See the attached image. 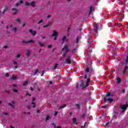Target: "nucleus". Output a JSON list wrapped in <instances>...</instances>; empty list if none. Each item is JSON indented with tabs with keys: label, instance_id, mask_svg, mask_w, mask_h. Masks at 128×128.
Listing matches in <instances>:
<instances>
[{
	"label": "nucleus",
	"instance_id": "f257e3e1",
	"mask_svg": "<svg viewBox=\"0 0 128 128\" xmlns=\"http://www.w3.org/2000/svg\"><path fill=\"white\" fill-rule=\"evenodd\" d=\"M62 50H65L62 54V56H64H64H66V54H68V46L66 45L64 46V48H62Z\"/></svg>",
	"mask_w": 128,
	"mask_h": 128
},
{
	"label": "nucleus",
	"instance_id": "f03ea898",
	"mask_svg": "<svg viewBox=\"0 0 128 128\" xmlns=\"http://www.w3.org/2000/svg\"><path fill=\"white\" fill-rule=\"evenodd\" d=\"M58 32H56V30H54L53 31L52 36L54 38V40H56V36H58Z\"/></svg>",
	"mask_w": 128,
	"mask_h": 128
},
{
	"label": "nucleus",
	"instance_id": "7ed1b4c3",
	"mask_svg": "<svg viewBox=\"0 0 128 128\" xmlns=\"http://www.w3.org/2000/svg\"><path fill=\"white\" fill-rule=\"evenodd\" d=\"M128 106V104L122 105V106H121V108L122 110L121 112L122 114H124V110H126Z\"/></svg>",
	"mask_w": 128,
	"mask_h": 128
},
{
	"label": "nucleus",
	"instance_id": "20e7f679",
	"mask_svg": "<svg viewBox=\"0 0 128 128\" xmlns=\"http://www.w3.org/2000/svg\"><path fill=\"white\" fill-rule=\"evenodd\" d=\"M66 62L68 64H72V60H70V57H68L66 59Z\"/></svg>",
	"mask_w": 128,
	"mask_h": 128
},
{
	"label": "nucleus",
	"instance_id": "39448f33",
	"mask_svg": "<svg viewBox=\"0 0 128 128\" xmlns=\"http://www.w3.org/2000/svg\"><path fill=\"white\" fill-rule=\"evenodd\" d=\"M106 100H108V102H110V104H112V98H106V97L104 98V102H106Z\"/></svg>",
	"mask_w": 128,
	"mask_h": 128
},
{
	"label": "nucleus",
	"instance_id": "423d86ee",
	"mask_svg": "<svg viewBox=\"0 0 128 128\" xmlns=\"http://www.w3.org/2000/svg\"><path fill=\"white\" fill-rule=\"evenodd\" d=\"M32 106L34 108H36V103H34V102H36V98H32Z\"/></svg>",
	"mask_w": 128,
	"mask_h": 128
},
{
	"label": "nucleus",
	"instance_id": "0eeeda50",
	"mask_svg": "<svg viewBox=\"0 0 128 128\" xmlns=\"http://www.w3.org/2000/svg\"><path fill=\"white\" fill-rule=\"evenodd\" d=\"M30 34H33V36H36V31L32 30H30Z\"/></svg>",
	"mask_w": 128,
	"mask_h": 128
},
{
	"label": "nucleus",
	"instance_id": "6e6552de",
	"mask_svg": "<svg viewBox=\"0 0 128 128\" xmlns=\"http://www.w3.org/2000/svg\"><path fill=\"white\" fill-rule=\"evenodd\" d=\"M62 40L63 42H68V38H66V37L64 36V38H62Z\"/></svg>",
	"mask_w": 128,
	"mask_h": 128
},
{
	"label": "nucleus",
	"instance_id": "1a4fd4ad",
	"mask_svg": "<svg viewBox=\"0 0 128 128\" xmlns=\"http://www.w3.org/2000/svg\"><path fill=\"white\" fill-rule=\"evenodd\" d=\"M52 24V22H48V24H46V25L44 26H43V28H48V26H50Z\"/></svg>",
	"mask_w": 128,
	"mask_h": 128
},
{
	"label": "nucleus",
	"instance_id": "9d476101",
	"mask_svg": "<svg viewBox=\"0 0 128 128\" xmlns=\"http://www.w3.org/2000/svg\"><path fill=\"white\" fill-rule=\"evenodd\" d=\"M13 64L16 66L15 68H18V62H16V61H14Z\"/></svg>",
	"mask_w": 128,
	"mask_h": 128
},
{
	"label": "nucleus",
	"instance_id": "9b49d317",
	"mask_svg": "<svg viewBox=\"0 0 128 128\" xmlns=\"http://www.w3.org/2000/svg\"><path fill=\"white\" fill-rule=\"evenodd\" d=\"M50 118H52V117H50V116L49 115H47L46 116V121L48 120H50Z\"/></svg>",
	"mask_w": 128,
	"mask_h": 128
},
{
	"label": "nucleus",
	"instance_id": "f8f14e48",
	"mask_svg": "<svg viewBox=\"0 0 128 128\" xmlns=\"http://www.w3.org/2000/svg\"><path fill=\"white\" fill-rule=\"evenodd\" d=\"M80 84V86H81L82 88H84V81H81Z\"/></svg>",
	"mask_w": 128,
	"mask_h": 128
},
{
	"label": "nucleus",
	"instance_id": "ddd939ff",
	"mask_svg": "<svg viewBox=\"0 0 128 128\" xmlns=\"http://www.w3.org/2000/svg\"><path fill=\"white\" fill-rule=\"evenodd\" d=\"M66 104H63L62 106H61L60 107V110H62V108H66Z\"/></svg>",
	"mask_w": 128,
	"mask_h": 128
},
{
	"label": "nucleus",
	"instance_id": "4468645a",
	"mask_svg": "<svg viewBox=\"0 0 128 128\" xmlns=\"http://www.w3.org/2000/svg\"><path fill=\"white\" fill-rule=\"evenodd\" d=\"M107 96L108 98H110V96H112V94H111L110 92H108L107 94Z\"/></svg>",
	"mask_w": 128,
	"mask_h": 128
},
{
	"label": "nucleus",
	"instance_id": "2eb2a0df",
	"mask_svg": "<svg viewBox=\"0 0 128 128\" xmlns=\"http://www.w3.org/2000/svg\"><path fill=\"white\" fill-rule=\"evenodd\" d=\"M12 10L14 14H16V13L18 12V10H16V9H12Z\"/></svg>",
	"mask_w": 128,
	"mask_h": 128
},
{
	"label": "nucleus",
	"instance_id": "dca6fc26",
	"mask_svg": "<svg viewBox=\"0 0 128 128\" xmlns=\"http://www.w3.org/2000/svg\"><path fill=\"white\" fill-rule=\"evenodd\" d=\"M72 122H73V123L74 124H77V123H76V120L75 118H74L72 119Z\"/></svg>",
	"mask_w": 128,
	"mask_h": 128
},
{
	"label": "nucleus",
	"instance_id": "f3484780",
	"mask_svg": "<svg viewBox=\"0 0 128 128\" xmlns=\"http://www.w3.org/2000/svg\"><path fill=\"white\" fill-rule=\"evenodd\" d=\"M31 6H36V2H34V1H32L31 2Z\"/></svg>",
	"mask_w": 128,
	"mask_h": 128
},
{
	"label": "nucleus",
	"instance_id": "a211bd4d",
	"mask_svg": "<svg viewBox=\"0 0 128 128\" xmlns=\"http://www.w3.org/2000/svg\"><path fill=\"white\" fill-rule=\"evenodd\" d=\"M92 10H94V8H92V6H90V12L89 14H92Z\"/></svg>",
	"mask_w": 128,
	"mask_h": 128
},
{
	"label": "nucleus",
	"instance_id": "6ab92c4d",
	"mask_svg": "<svg viewBox=\"0 0 128 128\" xmlns=\"http://www.w3.org/2000/svg\"><path fill=\"white\" fill-rule=\"evenodd\" d=\"M98 24H96V28L94 29L96 32H98Z\"/></svg>",
	"mask_w": 128,
	"mask_h": 128
},
{
	"label": "nucleus",
	"instance_id": "aec40b11",
	"mask_svg": "<svg viewBox=\"0 0 128 128\" xmlns=\"http://www.w3.org/2000/svg\"><path fill=\"white\" fill-rule=\"evenodd\" d=\"M90 79H88L87 81L86 82V86H88V84H90Z\"/></svg>",
	"mask_w": 128,
	"mask_h": 128
},
{
	"label": "nucleus",
	"instance_id": "412c9836",
	"mask_svg": "<svg viewBox=\"0 0 128 128\" xmlns=\"http://www.w3.org/2000/svg\"><path fill=\"white\" fill-rule=\"evenodd\" d=\"M13 30L14 32H18V28H16V27H14L13 28Z\"/></svg>",
	"mask_w": 128,
	"mask_h": 128
},
{
	"label": "nucleus",
	"instance_id": "4be33fe9",
	"mask_svg": "<svg viewBox=\"0 0 128 128\" xmlns=\"http://www.w3.org/2000/svg\"><path fill=\"white\" fill-rule=\"evenodd\" d=\"M28 80L24 81V82L23 84V86H26V84H28Z\"/></svg>",
	"mask_w": 128,
	"mask_h": 128
},
{
	"label": "nucleus",
	"instance_id": "5701e85b",
	"mask_svg": "<svg viewBox=\"0 0 128 128\" xmlns=\"http://www.w3.org/2000/svg\"><path fill=\"white\" fill-rule=\"evenodd\" d=\"M116 80L118 84H120V78H117Z\"/></svg>",
	"mask_w": 128,
	"mask_h": 128
},
{
	"label": "nucleus",
	"instance_id": "b1692460",
	"mask_svg": "<svg viewBox=\"0 0 128 128\" xmlns=\"http://www.w3.org/2000/svg\"><path fill=\"white\" fill-rule=\"evenodd\" d=\"M27 42H32V43H33V42H34V40H29L27 41Z\"/></svg>",
	"mask_w": 128,
	"mask_h": 128
},
{
	"label": "nucleus",
	"instance_id": "393cba45",
	"mask_svg": "<svg viewBox=\"0 0 128 128\" xmlns=\"http://www.w3.org/2000/svg\"><path fill=\"white\" fill-rule=\"evenodd\" d=\"M22 4V0H20L19 3H18V2H17V3L16 4V6H18V4Z\"/></svg>",
	"mask_w": 128,
	"mask_h": 128
},
{
	"label": "nucleus",
	"instance_id": "a878e982",
	"mask_svg": "<svg viewBox=\"0 0 128 128\" xmlns=\"http://www.w3.org/2000/svg\"><path fill=\"white\" fill-rule=\"evenodd\" d=\"M16 58H20V54H18L16 56Z\"/></svg>",
	"mask_w": 128,
	"mask_h": 128
},
{
	"label": "nucleus",
	"instance_id": "bb28decb",
	"mask_svg": "<svg viewBox=\"0 0 128 128\" xmlns=\"http://www.w3.org/2000/svg\"><path fill=\"white\" fill-rule=\"evenodd\" d=\"M52 126H54V128H60V126H56V125H54V124H52Z\"/></svg>",
	"mask_w": 128,
	"mask_h": 128
},
{
	"label": "nucleus",
	"instance_id": "cd10ccee",
	"mask_svg": "<svg viewBox=\"0 0 128 128\" xmlns=\"http://www.w3.org/2000/svg\"><path fill=\"white\" fill-rule=\"evenodd\" d=\"M39 44L40 46H44V44L42 42H39Z\"/></svg>",
	"mask_w": 128,
	"mask_h": 128
},
{
	"label": "nucleus",
	"instance_id": "c85d7f7f",
	"mask_svg": "<svg viewBox=\"0 0 128 128\" xmlns=\"http://www.w3.org/2000/svg\"><path fill=\"white\" fill-rule=\"evenodd\" d=\"M30 51L28 50V53H27V56H30Z\"/></svg>",
	"mask_w": 128,
	"mask_h": 128
},
{
	"label": "nucleus",
	"instance_id": "c756f323",
	"mask_svg": "<svg viewBox=\"0 0 128 128\" xmlns=\"http://www.w3.org/2000/svg\"><path fill=\"white\" fill-rule=\"evenodd\" d=\"M58 68V64H56L54 65V70H56V68Z\"/></svg>",
	"mask_w": 128,
	"mask_h": 128
},
{
	"label": "nucleus",
	"instance_id": "7c9ffc66",
	"mask_svg": "<svg viewBox=\"0 0 128 128\" xmlns=\"http://www.w3.org/2000/svg\"><path fill=\"white\" fill-rule=\"evenodd\" d=\"M16 22H18L20 24V18H18L16 20Z\"/></svg>",
	"mask_w": 128,
	"mask_h": 128
},
{
	"label": "nucleus",
	"instance_id": "2f4dec72",
	"mask_svg": "<svg viewBox=\"0 0 128 128\" xmlns=\"http://www.w3.org/2000/svg\"><path fill=\"white\" fill-rule=\"evenodd\" d=\"M92 42V38H90L88 40V42Z\"/></svg>",
	"mask_w": 128,
	"mask_h": 128
},
{
	"label": "nucleus",
	"instance_id": "473e14b6",
	"mask_svg": "<svg viewBox=\"0 0 128 128\" xmlns=\"http://www.w3.org/2000/svg\"><path fill=\"white\" fill-rule=\"evenodd\" d=\"M26 6H30V3H28V2H25Z\"/></svg>",
	"mask_w": 128,
	"mask_h": 128
},
{
	"label": "nucleus",
	"instance_id": "72a5a7b5",
	"mask_svg": "<svg viewBox=\"0 0 128 128\" xmlns=\"http://www.w3.org/2000/svg\"><path fill=\"white\" fill-rule=\"evenodd\" d=\"M44 20H40L39 22H38V24H42V22H43Z\"/></svg>",
	"mask_w": 128,
	"mask_h": 128
},
{
	"label": "nucleus",
	"instance_id": "f704fd0d",
	"mask_svg": "<svg viewBox=\"0 0 128 128\" xmlns=\"http://www.w3.org/2000/svg\"><path fill=\"white\" fill-rule=\"evenodd\" d=\"M16 76H13L12 77V80H16Z\"/></svg>",
	"mask_w": 128,
	"mask_h": 128
},
{
	"label": "nucleus",
	"instance_id": "c9c22d12",
	"mask_svg": "<svg viewBox=\"0 0 128 128\" xmlns=\"http://www.w3.org/2000/svg\"><path fill=\"white\" fill-rule=\"evenodd\" d=\"M13 90L14 92H18V90L14 89Z\"/></svg>",
	"mask_w": 128,
	"mask_h": 128
},
{
	"label": "nucleus",
	"instance_id": "e433bc0d",
	"mask_svg": "<svg viewBox=\"0 0 128 128\" xmlns=\"http://www.w3.org/2000/svg\"><path fill=\"white\" fill-rule=\"evenodd\" d=\"M6 76H7V78H8L10 76V74H8V73H6Z\"/></svg>",
	"mask_w": 128,
	"mask_h": 128
},
{
	"label": "nucleus",
	"instance_id": "4c0bfd02",
	"mask_svg": "<svg viewBox=\"0 0 128 128\" xmlns=\"http://www.w3.org/2000/svg\"><path fill=\"white\" fill-rule=\"evenodd\" d=\"M52 45H48V48H52Z\"/></svg>",
	"mask_w": 128,
	"mask_h": 128
},
{
	"label": "nucleus",
	"instance_id": "58836bf2",
	"mask_svg": "<svg viewBox=\"0 0 128 128\" xmlns=\"http://www.w3.org/2000/svg\"><path fill=\"white\" fill-rule=\"evenodd\" d=\"M86 72H90V70L88 69V68H86Z\"/></svg>",
	"mask_w": 128,
	"mask_h": 128
},
{
	"label": "nucleus",
	"instance_id": "ea45409f",
	"mask_svg": "<svg viewBox=\"0 0 128 128\" xmlns=\"http://www.w3.org/2000/svg\"><path fill=\"white\" fill-rule=\"evenodd\" d=\"M78 37H77L76 38V42H78Z\"/></svg>",
	"mask_w": 128,
	"mask_h": 128
},
{
	"label": "nucleus",
	"instance_id": "a19ab883",
	"mask_svg": "<svg viewBox=\"0 0 128 128\" xmlns=\"http://www.w3.org/2000/svg\"><path fill=\"white\" fill-rule=\"evenodd\" d=\"M126 70H128V66H126L124 68V72H126Z\"/></svg>",
	"mask_w": 128,
	"mask_h": 128
},
{
	"label": "nucleus",
	"instance_id": "79ce46f5",
	"mask_svg": "<svg viewBox=\"0 0 128 128\" xmlns=\"http://www.w3.org/2000/svg\"><path fill=\"white\" fill-rule=\"evenodd\" d=\"M108 124H110L108 122L105 125V128H106V126H108Z\"/></svg>",
	"mask_w": 128,
	"mask_h": 128
},
{
	"label": "nucleus",
	"instance_id": "37998d69",
	"mask_svg": "<svg viewBox=\"0 0 128 128\" xmlns=\"http://www.w3.org/2000/svg\"><path fill=\"white\" fill-rule=\"evenodd\" d=\"M56 114H58V112L56 111L54 112V116H56Z\"/></svg>",
	"mask_w": 128,
	"mask_h": 128
},
{
	"label": "nucleus",
	"instance_id": "c03bdc74",
	"mask_svg": "<svg viewBox=\"0 0 128 128\" xmlns=\"http://www.w3.org/2000/svg\"><path fill=\"white\" fill-rule=\"evenodd\" d=\"M44 71H42V74H41V76H44Z\"/></svg>",
	"mask_w": 128,
	"mask_h": 128
},
{
	"label": "nucleus",
	"instance_id": "a18cd8bd",
	"mask_svg": "<svg viewBox=\"0 0 128 128\" xmlns=\"http://www.w3.org/2000/svg\"><path fill=\"white\" fill-rule=\"evenodd\" d=\"M107 106H102V108H106Z\"/></svg>",
	"mask_w": 128,
	"mask_h": 128
},
{
	"label": "nucleus",
	"instance_id": "49530a36",
	"mask_svg": "<svg viewBox=\"0 0 128 128\" xmlns=\"http://www.w3.org/2000/svg\"><path fill=\"white\" fill-rule=\"evenodd\" d=\"M37 72H38V70H36V73L34 74H36Z\"/></svg>",
	"mask_w": 128,
	"mask_h": 128
},
{
	"label": "nucleus",
	"instance_id": "de8ad7c7",
	"mask_svg": "<svg viewBox=\"0 0 128 128\" xmlns=\"http://www.w3.org/2000/svg\"><path fill=\"white\" fill-rule=\"evenodd\" d=\"M50 16H52L50 15H48V16H47V18H50Z\"/></svg>",
	"mask_w": 128,
	"mask_h": 128
},
{
	"label": "nucleus",
	"instance_id": "09e8293b",
	"mask_svg": "<svg viewBox=\"0 0 128 128\" xmlns=\"http://www.w3.org/2000/svg\"><path fill=\"white\" fill-rule=\"evenodd\" d=\"M42 38H46V36H42Z\"/></svg>",
	"mask_w": 128,
	"mask_h": 128
},
{
	"label": "nucleus",
	"instance_id": "8fccbe9b",
	"mask_svg": "<svg viewBox=\"0 0 128 128\" xmlns=\"http://www.w3.org/2000/svg\"><path fill=\"white\" fill-rule=\"evenodd\" d=\"M40 112V110H37V112H38V114L39 112Z\"/></svg>",
	"mask_w": 128,
	"mask_h": 128
},
{
	"label": "nucleus",
	"instance_id": "3c124183",
	"mask_svg": "<svg viewBox=\"0 0 128 128\" xmlns=\"http://www.w3.org/2000/svg\"><path fill=\"white\" fill-rule=\"evenodd\" d=\"M30 90H34V89L32 88V87H31V88H30Z\"/></svg>",
	"mask_w": 128,
	"mask_h": 128
},
{
	"label": "nucleus",
	"instance_id": "603ef678",
	"mask_svg": "<svg viewBox=\"0 0 128 128\" xmlns=\"http://www.w3.org/2000/svg\"><path fill=\"white\" fill-rule=\"evenodd\" d=\"M26 96H30V94H27Z\"/></svg>",
	"mask_w": 128,
	"mask_h": 128
},
{
	"label": "nucleus",
	"instance_id": "864d4df0",
	"mask_svg": "<svg viewBox=\"0 0 128 128\" xmlns=\"http://www.w3.org/2000/svg\"><path fill=\"white\" fill-rule=\"evenodd\" d=\"M50 84H52V81H50Z\"/></svg>",
	"mask_w": 128,
	"mask_h": 128
},
{
	"label": "nucleus",
	"instance_id": "5fc2aeb1",
	"mask_svg": "<svg viewBox=\"0 0 128 128\" xmlns=\"http://www.w3.org/2000/svg\"><path fill=\"white\" fill-rule=\"evenodd\" d=\"M28 108L29 110H30L31 108H30V106H28Z\"/></svg>",
	"mask_w": 128,
	"mask_h": 128
},
{
	"label": "nucleus",
	"instance_id": "6e6d98bb",
	"mask_svg": "<svg viewBox=\"0 0 128 128\" xmlns=\"http://www.w3.org/2000/svg\"><path fill=\"white\" fill-rule=\"evenodd\" d=\"M26 26V24H24V25L22 26Z\"/></svg>",
	"mask_w": 128,
	"mask_h": 128
},
{
	"label": "nucleus",
	"instance_id": "4d7b16f0",
	"mask_svg": "<svg viewBox=\"0 0 128 128\" xmlns=\"http://www.w3.org/2000/svg\"><path fill=\"white\" fill-rule=\"evenodd\" d=\"M12 26H13V25H10V28H12Z\"/></svg>",
	"mask_w": 128,
	"mask_h": 128
},
{
	"label": "nucleus",
	"instance_id": "13d9d810",
	"mask_svg": "<svg viewBox=\"0 0 128 128\" xmlns=\"http://www.w3.org/2000/svg\"><path fill=\"white\" fill-rule=\"evenodd\" d=\"M12 104H14L15 102H14V101H12Z\"/></svg>",
	"mask_w": 128,
	"mask_h": 128
},
{
	"label": "nucleus",
	"instance_id": "bf43d9fd",
	"mask_svg": "<svg viewBox=\"0 0 128 128\" xmlns=\"http://www.w3.org/2000/svg\"><path fill=\"white\" fill-rule=\"evenodd\" d=\"M86 76H84V78H86Z\"/></svg>",
	"mask_w": 128,
	"mask_h": 128
},
{
	"label": "nucleus",
	"instance_id": "052dcab7",
	"mask_svg": "<svg viewBox=\"0 0 128 128\" xmlns=\"http://www.w3.org/2000/svg\"><path fill=\"white\" fill-rule=\"evenodd\" d=\"M10 128H14L12 127V126H10Z\"/></svg>",
	"mask_w": 128,
	"mask_h": 128
},
{
	"label": "nucleus",
	"instance_id": "680f3d73",
	"mask_svg": "<svg viewBox=\"0 0 128 128\" xmlns=\"http://www.w3.org/2000/svg\"><path fill=\"white\" fill-rule=\"evenodd\" d=\"M123 93H124V90H123Z\"/></svg>",
	"mask_w": 128,
	"mask_h": 128
},
{
	"label": "nucleus",
	"instance_id": "e2e57ef3",
	"mask_svg": "<svg viewBox=\"0 0 128 128\" xmlns=\"http://www.w3.org/2000/svg\"><path fill=\"white\" fill-rule=\"evenodd\" d=\"M9 105H10V106H12V104H9Z\"/></svg>",
	"mask_w": 128,
	"mask_h": 128
},
{
	"label": "nucleus",
	"instance_id": "0e129e2a",
	"mask_svg": "<svg viewBox=\"0 0 128 128\" xmlns=\"http://www.w3.org/2000/svg\"><path fill=\"white\" fill-rule=\"evenodd\" d=\"M86 122H85V123H84V125L86 126Z\"/></svg>",
	"mask_w": 128,
	"mask_h": 128
},
{
	"label": "nucleus",
	"instance_id": "69168bd1",
	"mask_svg": "<svg viewBox=\"0 0 128 128\" xmlns=\"http://www.w3.org/2000/svg\"><path fill=\"white\" fill-rule=\"evenodd\" d=\"M6 47H7L6 46H4V48H6Z\"/></svg>",
	"mask_w": 128,
	"mask_h": 128
},
{
	"label": "nucleus",
	"instance_id": "338daca9",
	"mask_svg": "<svg viewBox=\"0 0 128 128\" xmlns=\"http://www.w3.org/2000/svg\"><path fill=\"white\" fill-rule=\"evenodd\" d=\"M2 104V101H0V104Z\"/></svg>",
	"mask_w": 128,
	"mask_h": 128
},
{
	"label": "nucleus",
	"instance_id": "774afa93",
	"mask_svg": "<svg viewBox=\"0 0 128 128\" xmlns=\"http://www.w3.org/2000/svg\"><path fill=\"white\" fill-rule=\"evenodd\" d=\"M14 86H16V85H14Z\"/></svg>",
	"mask_w": 128,
	"mask_h": 128
}]
</instances>
